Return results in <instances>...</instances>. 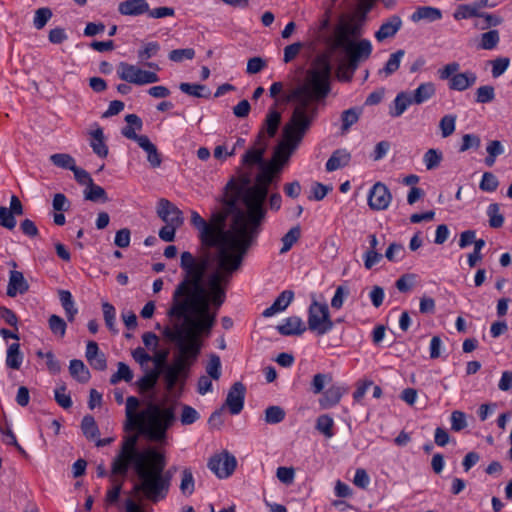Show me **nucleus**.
Here are the masks:
<instances>
[{
    "label": "nucleus",
    "instance_id": "f257e3e1",
    "mask_svg": "<svg viewBox=\"0 0 512 512\" xmlns=\"http://www.w3.org/2000/svg\"><path fill=\"white\" fill-rule=\"evenodd\" d=\"M209 267L208 252L198 255L189 251L181 253V279L166 312L171 325L162 331L163 336L177 347L172 363L161 370L167 391L178 383L184 384L200 354V337L208 336L215 325L218 310L209 302L204 285Z\"/></svg>",
    "mask_w": 512,
    "mask_h": 512
},
{
    "label": "nucleus",
    "instance_id": "f03ea898",
    "mask_svg": "<svg viewBox=\"0 0 512 512\" xmlns=\"http://www.w3.org/2000/svg\"><path fill=\"white\" fill-rule=\"evenodd\" d=\"M233 192L226 187L223 203L227 206L225 211L212 213L210 222L203 219L197 211H191V225L198 230L201 244L216 248L215 260L218 271L208 278L207 298L212 307L219 310L226 299V290L223 282L242 266L249 249L256 242L262 223L253 218L249 210L230 208L226 199Z\"/></svg>",
    "mask_w": 512,
    "mask_h": 512
},
{
    "label": "nucleus",
    "instance_id": "7ed1b4c3",
    "mask_svg": "<svg viewBox=\"0 0 512 512\" xmlns=\"http://www.w3.org/2000/svg\"><path fill=\"white\" fill-rule=\"evenodd\" d=\"M138 434L123 437L119 450L111 461L110 481L113 486L107 490L105 502L116 504L132 467L137 475V482L132 492L139 501L157 504L165 500L169 494L172 475L165 471L167 459L165 453L149 447L139 450Z\"/></svg>",
    "mask_w": 512,
    "mask_h": 512
},
{
    "label": "nucleus",
    "instance_id": "20e7f679",
    "mask_svg": "<svg viewBox=\"0 0 512 512\" xmlns=\"http://www.w3.org/2000/svg\"><path fill=\"white\" fill-rule=\"evenodd\" d=\"M331 71L330 54L317 55L306 72L304 82L276 99L271 107L277 109L279 104L292 101L295 102L294 107L308 108L317 105L318 101L325 99L330 93Z\"/></svg>",
    "mask_w": 512,
    "mask_h": 512
},
{
    "label": "nucleus",
    "instance_id": "39448f33",
    "mask_svg": "<svg viewBox=\"0 0 512 512\" xmlns=\"http://www.w3.org/2000/svg\"><path fill=\"white\" fill-rule=\"evenodd\" d=\"M139 405L140 401L135 396H129L126 399L124 429L126 431L138 430L152 441H163L166 438L167 430L176 420L174 406L162 407L150 401L143 410L137 413Z\"/></svg>",
    "mask_w": 512,
    "mask_h": 512
},
{
    "label": "nucleus",
    "instance_id": "423d86ee",
    "mask_svg": "<svg viewBox=\"0 0 512 512\" xmlns=\"http://www.w3.org/2000/svg\"><path fill=\"white\" fill-rule=\"evenodd\" d=\"M280 172V166L275 162H270L261 167L260 172L256 175L255 184L248 186L249 179L238 183L234 179L227 183V188L233 193L226 199V203L230 208H234L239 201H242L244 207L249 209L253 214V218L263 223L266 217V208L264 206L268 188L274 180L275 174Z\"/></svg>",
    "mask_w": 512,
    "mask_h": 512
},
{
    "label": "nucleus",
    "instance_id": "0eeeda50",
    "mask_svg": "<svg viewBox=\"0 0 512 512\" xmlns=\"http://www.w3.org/2000/svg\"><path fill=\"white\" fill-rule=\"evenodd\" d=\"M318 114V106L294 107L290 118L282 128L283 140L292 148H298Z\"/></svg>",
    "mask_w": 512,
    "mask_h": 512
},
{
    "label": "nucleus",
    "instance_id": "6e6552de",
    "mask_svg": "<svg viewBox=\"0 0 512 512\" xmlns=\"http://www.w3.org/2000/svg\"><path fill=\"white\" fill-rule=\"evenodd\" d=\"M338 49H342L345 53V68L348 69V76L346 78L349 79L353 78L360 64L370 58L373 46L369 39L363 38L339 45Z\"/></svg>",
    "mask_w": 512,
    "mask_h": 512
},
{
    "label": "nucleus",
    "instance_id": "1a4fd4ad",
    "mask_svg": "<svg viewBox=\"0 0 512 512\" xmlns=\"http://www.w3.org/2000/svg\"><path fill=\"white\" fill-rule=\"evenodd\" d=\"M334 324L328 305L325 302L317 301L313 295L308 308V329L317 336H323L334 328Z\"/></svg>",
    "mask_w": 512,
    "mask_h": 512
},
{
    "label": "nucleus",
    "instance_id": "9d476101",
    "mask_svg": "<svg viewBox=\"0 0 512 512\" xmlns=\"http://www.w3.org/2000/svg\"><path fill=\"white\" fill-rule=\"evenodd\" d=\"M118 77L128 83L143 86L156 83L159 76L155 71L144 70L138 65L120 62L117 67Z\"/></svg>",
    "mask_w": 512,
    "mask_h": 512
},
{
    "label": "nucleus",
    "instance_id": "9b49d317",
    "mask_svg": "<svg viewBox=\"0 0 512 512\" xmlns=\"http://www.w3.org/2000/svg\"><path fill=\"white\" fill-rule=\"evenodd\" d=\"M362 34L361 25L352 21H341L334 28L333 36L327 37L326 44L330 51L338 49L339 45L354 41L353 37H359Z\"/></svg>",
    "mask_w": 512,
    "mask_h": 512
},
{
    "label": "nucleus",
    "instance_id": "f8f14e48",
    "mask_svg": "<svg viewBox=\"0 0 512 512\" xmlns=\"http://www.w3.org/2000/svg\"><path fill=\"white\" fill-rule=\"evenodd\" d=\"M236 465V458L227 451L213 455L207 463L208 468L220 479L232 475Z\"/></svg>",
    "mask_w": 512,
    "mask_h": 512
},
{
    "label": "nucleus",
    "instance_id": "ddd939ff",
    "mask_svg": "<svg viewBox=\"0 0 512 512\" xmlns=\"http://www.w3.org/2000/svg\"><path fill=\"white\" fill-rule=\"evenodd\" d=\"M281 119V113L275 107H270L256 136L258 142L269 143V139L277 134Z\"/></svg>",
    "mask_w": 512,
    "mask_h": 512
},
{
    "label": "nucleus",
    "instance_id": "4468645a",
    "mask_svg": "<svg viewBox=\"0 0 512 512\" xmlns=\"http://www.w3.org/2000/svg\"><path fill=\"white\" fill-rule=\"evenodd\" d=\"M392 200V195L388 187L377 182L370 189L368 194V205L372 210L380 211L388 208Z\"/></svg>",
    "mask_w": 512,
    "mask_h": 512
},
{
    "label": "nucleus",
    "instance_id": "2eb2a0df",
    "mask_svg": "<svg viewBox=\"0 0 512 512\" xmlns=\"http://www.w3.org/2000/svg\"><path fill=\"white\" fill-rule=\"evenodd\" d=\"M157 215L165 223L182 225L184 222L182 211L172 202L161 198L157 204Z\"/></svg>",
    "mask_w": 512,
    "mask_h": 512
},
{
    "label": "nucleus",
    "instance_id": "dca6fc26",
    "mask_svg": "<svg viewBox=\"0 0 512 512\" xmlns=\"http://www.w3.org/2000/svg\"><path fill=\"white\" fill-rule=\"evenodd\" d=\"M245 392L246 388L241 382H235L229 389L225 403L231 414L237 415L242 411Z\"/></svg>",
    "mask_w": 512,
    "mask_h": 512
},
{
    "label": "nucleus",
    "instance_id": "f3484780",
    "mask_svg": "<svg viewBox=\"0 0 512 512\" xmlns=\"http://www.w3.org/2000/svg\"><path fill=\"white\" fill-rule=\"evenodd\" d=\"M268 147V142H258L257 139L254 141L253 147L248 149L242 157V164L246 166L259 165L262 167L267 164L264 161V154Z\"/></svg>",
    "mask_w": 512,
    "mask_h": 512
},
{
    "label": "nucleus",
    "instance_id": "a211bd4d",
    "mask_svg": "<svg viewBox=\"0 0 512 512\" xmlns=\"http://www.w3.org/2000/svg\"><path fill=\"white\" fill-rule=\"evenodd\" d=\"M125 121L127 122V125L121 130L124 137L137 142L138 145L142 142V139H146L148 137L146 135H137L135 132V130H141L143 126L142 119L139 116L136 114H128L125 117Z\"/></svg>",
    "mask_w": 512,
    "mask_h": 512
},
{
    "label": "nucleus",
    "instance_id": "6ab92c4d",
    "mask_svg": "<svg viewBox=\"0 0 512 512\" xmlns=\"http://www.w3.org/2000/svg\"><path fill=\"white\" fill-rule=\"evenodd\" d=\"M402 27V19L398 15L390 16L382 23L378 31L375 33L377 41L382 42L387 38L394 37Z\"/></svg>",
    "mask_w": 512,
    "mask_h": 512
},
{
    "label": "nucleus",
    "instance_id": "aec40b11",
    "mask_svg": "<svg viewBox=\"0 0 512 512\" xmlns=\"http://www.w3.org/2000/svg\"><path fill=\"white\" fill-rule=\"evenodd\" d=\"M347 389L340 385H331L327 390L323 391L322 397L319 399V405L322 409H330L336 406Z\"/></svg>",
    "mask_w": 512,
    "mask_h": 512
},
{
    "label": "nucleus",
    "instance_id": "412c9836",
    "mask_svg": "<svg viewBox=\"0 0 512 512\" xmlns=\"http://www.w3.org/2000/svg\"><path fill=\"white\" fill-rule=\"evenodd\" d=\"M29 285L22 272L11 270L9 273V282L7 286V295L15 297L17 294H24L28 291Z\"/></svg>",
    "mask_w": 512,
    "mask_h": 512
},
{
    "label": "nucleus",
    "instance_id": "4be33fe9",
    "mask_svg": "<svg viewBox=\"0 0 512 512\" xmlns=\"http://www.w3.org/2000/svg\"><path fill=\"white\" fill-rule=\"evenodd\" d=\"M118 11L125 16H139L149 11L146 0H125L118 5Z\"/></svg>",
    "mask_w": 512,
    "mask_h": 512
},
{
    "label": "nucleus",
    "instance_id": "5701e85b",
    "mask_svg": "<svg viewBox=\"0 0 512 512\" xmlns=\"http://www.w3.org/2000/svg\"><path fill=\"white\" fill-rule=\"evenodd\" d=\"M306 329L304 322L298 316L288 317L277 326L278 332L284 336L301 335Z\"/></svg>",
    "mask_w": 512,
    "mask_h": 512
},
{
    "label": "nucleus",
    "instance_id": "b1692460",
    "mask_svg": "<svg viewBox=\"0 0 512 512\" xmlns=\"http://www.w3.org/2000/svg\"><path fill=\"white\" fill-rule=\"evenodd\" d=\"M293 298H294L293 291L284 290L283 292H281L278 295V297L275 299L273 304L263 311V313H262L263 317H265V318L272 317L276 313L284 311L289 306V304L292 302Z\"/></svg>",
    "mask_w": 512,
    "mask_h": 512
},
{
    "label": "nucleus",
    "instance_id": "393cba45",
    "mask_svg": "<svg viewBox=\"0 0 512 512\" xmlns=\"http://www.w3.org/2000/svg\"><path fill=\"white\" fill-rule=\"evenodd\" d=\"M351 154L346 149L335 150L327 160L325 168L327 172H333L349 164Z\"/></svg>",
    "mask_w": 512,
    "mask_h": 512
},
{
    "label": "nucleus",
    "instance_id": "a878e982",
    "mask_svg": "<svg viewBox=\"0 0 512 512\" xmlns=\"http://www.w3.org/2000/svg\"><path fill=\"white\" fill-rule=\"evenodd\" d=\"M413 104L410 93L400 92L396 95L389 108V115L393 118L400 117L406 109Z\"/></svg>",
    "mask_w": 512,
    "mask_h": 512
},
{
    "label": "nucleus",
    "instance_id": "bb28decb",
    "mask_svg": "<svg viewBox=\"0 0 512 512\" xmlns=\"http://www.w3.org/2000/svg\"><path fill=\"white\" fill-rule=\"evenodd\" d=\"M442 18V12L440 9L431 7V6H421L418 7L414 13L411 15V20L413 22H419L421 20H426L428 22H434L440 20Z\"/></svg>",
    "mask_w": 512,
    "mask_h": 512
},
{
    "label": "nucleus",
    "instance_id": "cd10ccee",
    "mask_svg": "<svg viewBox=\"0 0 512 512\" xmlns=\"http://www.w3.org/2000/svg\"><path fill=\"white\" fill-rule=\"evenodd\" d=\"M361 114L362 109L358 107H352L341 113V135H345L350 128L358 122Z\"/></svg>",
    "mask_w": 512,
    "mask_h": 512
},
{
    "label": "nucleus",
    "instance_id": "c85d7f7f",
    "mask_svg": "<svg viewBox=\"0 0 512 512\" xmlns=\"http://www.w3.org/2000/svg\"><path fill=\"white\" fill-rule=\"evenodd\" d=\"M90 135L92 138L90 146L93 152L101 158L107 157L108 147L104 142L103 129L101 127H97V129L92 131Z\"/></svg>",
    "mask_w": 512,
    "mask_h": 512
},
{
    "label": "nucleus",
    "instance_id": "c756f323",
    "mask_svg": "<svg viewBox=\"0 0 512 512\" xmlns=\"http://www.w3.org/2000/svg\"><path fill=\"white\" fill-rule=\"evenodd\" d=\"M435 94V86L431 82L420 84L411 95L413 104L420 105L429 100Z\"/></svg>",
    "mask_w": 512,
    "mask_h": 512
},
{
    "label": "nucleus",
    "instance_id": "7c9ffc66",
    "mask_svg": "<svg viewBox=\"0 0 512 512\" xmlns=\"http://www.w3.org/2000/svg\"><path fill=\"white\" fill-rule=\"evenodd\" d=\"M139 146L147 153V161L149 162L152 168L160 167L162 163L161 154L158 152L157 147L150 141L147 137L146 139H142V142Z\"/></svg>",
    "mask_w": 512,
    "mask_h": 512
},
{
    "label": "nucleus",
    "instance_id": "2f4dec72",
    "mask_svg": "<svg viewBox=\"0 0 512 512\" xmlns=\"http://www.w3.org/2000/svg\"><path fill=\"white\" fill-rule=\"evenodd\" d=\"M69 372L70 375L80 383H86L90 379V372L82 360H71Z\"/></svg>",
    "mask_w": 512,
    "mask_h": 512
},
{
    "label": "nucleus",
    "instance_id": "473e14b6",
    "mask_svg": "<svg viewBox=\"0 0 512 512\" xmlns=\"http://www.w3.org/2000/svg\"><path fill=\"white\" fill-rule=\"evenodd\" d=\"M23 362V354L19 343H12L7 349L6 365L8 368L18 370Z\"/></svg>",
    "mask_w": 512,
    "mask_h": 512
},
{
    "label": "nucleus",
    "instance_id": "72a5a7b5",
    "mask_svg": "<svg viewBox=\"0 0 512 512\" xmlns=\"http://www.w3.org/2000/svg\"><path fill=\"white\" fill-rule=\"evenodd\" d=\"M84 198L92 202H107L109 199L104 188L91 181L84 190Z\"/></svg>",
    "mask_w": 512,
    "mask_h": 512
},
{
    "label": "nucleus",
    "instance_id": "f704fd0d",
    "mask_svg": "<svg viewBox=\"0 0 512 512\" xmlns=\"http://www.w3.org/2000/svg\"><path fill=\"white\" fill-rule=\"evenodd\" d=\"M59 299L62 307L65 310L68 321L72 322L78 312L77 308L75 307L72 294L68 290H60Z\"/></svg>",
    "mask_w": 512,
    "mask_h": 512
},
{
    "label": "nucleus",
    "instance_id": "c9c22d12",
    "mask_svg": "<svg viewBox=\"0 0 512 512\" xmlns=\"http://www.w3.org/2000/svg\"><path fill=\"white\" fill-rule=\"evenodd\" d=\"M404 55H405V51L402 49L397 50L396 52L392 53L390 55L389 59L387 60L385 66L383 67V69L379 70V74L383 73L386 77H388V76L392 75L393 73H395L399 69Z\"/></svg>",
    "mask_w": 512,
    "mask_h": 512
},
{
    "label": "nucleus",
    "instance_id": "e433bc0d",
    "mask_svg": "<svg viewBox=\"0 0 512 512\" xmlns=\"http://www.w3.org/2000/svg\"><path fill=\"white\" fill-rule=\"evenodd\" d=\"M454 18L456 20L470 19L480 16V4H463L459 5L454 12Z\"/></svg>",
    "mask_w": 512,
    "mask_h": 512
},
{
    "label": "nucleus",
    "instance_id": "4c0bfd02",
    "mask_svg": "<svg viewBox=\"0 0 512 512\" xmlns=\"http://www.w3.org/2000/svg\"><path fill=\"white\" fill-rule=\"evenodd\" d=\"M296 149L297 148H292V146H290L287 141L282 140L274 151L272 162L277 163L281 167L285 162L288 161L291 154Z\"/></svg>",
    "mask_w": 512,
    "mask_h": 512
},
{
    "label": "nucleus",
    "instance_id": "58836bf2",
    "mask_svg": "<svg viewBox=\"0 0 512 512\" xmlns=\"http://www.w3.org/2000/svg\"><path fill=\"white\" fill-rule=\"evenodd\" d=\"M486 214L488 217V223L491 228H500L504 224V215L500 211V205L498 203H492L487 207Z\"/></svg>",
    "mask_w": 512,
    "mask_h": 512
},
{
    "label": "nucleus",
    "instance_id": "ea45409f",
    "mask_svg": "<svg viewBox=\"0 0 512 512\" xmlns=\"http://www.w3.org/2000/svg\"><path fill=\"white\" fill-rule=\"evenodd\" d=\"M301 236V228L300 226L292 227L282 238V247L280 249V254L287 253L293 245L300 239Z\"/></svg>",
    "mask_w": 512,
    "mask_h": 512
},
{
    "label": "nucleus",
    "instance_id": "a19ab883",
    "mask_svg": "<svg viewBox=\"0 0 512 512\" xmlns=\"http://www.w3.org/2000/svg\"><path fill=\"white\" fill-rule=\"evenodd\" d=\"M179 89L185 94L198 98H208L210 96L209 89L202 84L181 83Z\"/></svg>",
    "mask_w": 512,
    "mask_h": 512
},
{
    "label": "nucleus",
    "instance_id": "79ce46f5",
    "mask_svg": "<svg viewBox=\"0 0 512 512\" xmlns=\"http://www.w3.org/2000/svg\"><path fill=\"white\" fill-rule=\"evenodd\" d=\"M475 80V76L470 78L465 73L455 74L450 78L449 87L453 90L463 91L470 87L475 82Z\"/></svg>",
    "mask_w": 512,
    "mask_h": 512
},
{
    "label": "nucleus",
    "instance_id": "37998d69",
    "mask_svg": "<svg viewBox=\"0 0 512 512\" xmlns=\"http://www.w3.org/2000/svg\"><path fill=\"white\" fill-rule=\"evenodd\" d=\"M160 376L159 370H150L137 381L140 391L146 392L154 389Z\"/></svg>",
    "mask_w": 512,
    "mask_h": 512
},
{
    "label": "nucleus",
    "instance_id": "c03bdc74",
    "mask_svg": "<svg viewBox=\"0 0 512 512\" xmlns=\"http://www.w3.org/2000/svg\"><path fill=\"white\" fill-rule=\"evenodd\" d=\"M487 156L485 158V164L488 167L494 165L496 158L504 153V146L498 140L490 141L486 146Z\"/></svg>",
    "mask_w": 512,
    "mask_h": 512
},
{
    "label": "nucleus",
    "instance_id": "a18cd8bd",
    "mask_svg": "<svg viewBox=\"0 0 512 512\" xmlns=\"http://www.w3.org/2000/svg\"><path fill=\"white\" fill-rule=\"evenodd\" d=\"M315 427L326 438H332L334 436V420L328 414L320 415L316 420Z\"/></svg>",
    "mask_w": 512,
    "mask_h": 512
},
{
    "label": "nucleus",
    "instance_id": "49530a36",
    "mask_svg": "<svg viewBox=\"0 0 512 512\" xmlns=\"http://www.w3.org/2000/svg\"><path fill=\"white\" fill-rule=\"evenodd\" d=\"M195 489V481L190 468H185L181 474L180 491L185 496L193 494Z\"/></svg>",
    "mask_w": 512,
    "mask_h": 512
},
{
    "label": "nucleus",
    "instance_id": "de8ad7c7",
    "mask_svg": "<svg viewBox=\"0 0 512 512\" xmlns=\"http://www.w3.org/2000/svg\"><path fill=\"white\" fill-rule=\"evenodd\" d=\"M50 161L57 167L72 170L76 165L75 159L66 153H55L50 156Z\"/></svg>",
    "mask_w": 512,
    "mask_h": 512
},
{
    "label": "nucleus",
    "instance_id": "09e8293b",
    "mask_svg": "<svg viewBox=\"0 0 512 512\" xmlns=\"http://www.w3.org/2000/svg\"><path fill=\"white\" fill-rule=\"evenodd\" d=\"M81 429L88 439H94L99 435V429L93 416L86 415L83 417Z\"/></svg>",
    "mask_w": 512,
    "mask_h": 512
},
{
    "label": "nucleus",
    "instance_id": "8fccbe9b",
    "mask_svg": "<svg viewBox=\"0 0 512 512\" xmlns=\"http://www.w3.org/2000/svg\"><path fill=\"white\" fill-rule=\"evenodd\" d=\"M486 65H491L492 76L498 78L505 73L510 65V59L508 57H498L494 60H489Z\"/></svg>",
    "mask_w": 512,
    "mask_h": 512
},
{
    "label": "nucleus",
    "instance_id": "3c124183",
    "mask_svg": "<svg viewBox=\"0 0 512 512\" xmlns=\"http://www.w3.org/2000/svg\"><path fill=\"white\" fill-rule=\"evenodd\" d=\"M332 382V376L329 373H317L313 376L311 381V391L314 394H320L323 392V389L326 384Z\"/></svg>",
    "mask_w": 512,
    "mask_h": 512
},
{
    "label": "nucleus",
    "instance_id": "603ef678",
    "mask_svg": "<svg viewBox=\"0 0 512 512\" xmlns=\"http://www.w3.org/2000/svg\"><path fill=\"white\" fill-rule=\"evenodd\" d=\"M285 418V411L280 406H269L265 410V422L268 424H278Z\"/></svg>",
    "mask_w": 512,
    "mask_h": 512
},
{
    "label": "nucleus",
    "instance_id": "864d4df0",
    "mask_svg": "<svg viewBox=\"0 0 512 512\" xmlns=\"http://www.w3.org/2000/svg\"><path fill=\"white\" fill-rule=\"evenodd\" d=\"M132 379L133 373L129 366L123 362H119L117 372L111 376L110 383L116 384L121 380H124L125 382H130Z\"/></svg>",
    "mask_w": 512,
    "mask_h": 512
},
{
    "label": "nucleus",
    "instance_id": "5fc2aeb1",
    "mask_svg": "<svg viewBox=\"0 0 512 512\" xmlns=\"http://www.w3.org/2000/svg\"><path fill=\"white\" fill-rule=\"evenodd\" d=\"M456 116L452 114L445 115L439 122V128L443 138H447L455 131Z\"/></svg>",
    "mask_w": 512,
    "mask_h": 512
},
{
    "label": "nucleus",
    "instance_id": "6e6d98bb",
    "mask_svg": "<svg viewBox=\"0 0 512 512\" xmlns=\"http://www.w3.org/2000/svg\"><path fill=\"white\" fill-rule=\"evenodd\" d=\"M442 158L443 156L440 151L431 148L424 154L423 161L427 170H432L440 165Z\"/></svg>",
    "mask_w": 512,
    "mask_h": 512
},
{
    "label": "nucleus",
    "instance_id": "4d7b16f0",
    "mask_svg": "<svg viewBox=\"0 0 512 512\" xmlns=\"http://www.w3.org/2000/svg\"><path fill=\"white\" fill-rule=\"evenodd\" d=\"M500 41L498 30H489L482 33V49L493 50Z\"/></svg>",
    "mask_w": 512,
    "mask_h": 512
},
{
    "label": "nucleus",
    "instance_id": "13d9d810",
    "mask_svg": "<svg viewBox=\"0 0 512 512\" xmlns=\"http://www.w3.org/2000/svg\"><path fill=\"white\" fill-rule=\"evenodd\" d=\"M207 374L214 380H218L221 376V360L216 354H212L206 366Z\"/></svg>",
    "mask_w": 512,
    "mask_h": 512
},
{
    "label": "nucleus",
    "instance_id": "bf43d9fd",
    "mask_svg": "<svg viewBox=\"0 0 512 512\" xmlns=\"http://www.w3.org/2000/svg\"><path fill=\"white\" fill-rule=\"evenodd\" d=\"M102 310L106 326L109 328V330L117 332L115 329L116 311L114 306L108 302H104L102 304Z\"/></svg>",
    "mask_w": 512,
    "mask_h": 512
},
{
    "label": "nucleus",
    "instance_id": "052dcab7",
    "mask_svg": "<svg viewBox=\"0 0 512 512\" xmlns=\"http://www.w3.org/2000/svg\"><path fill=\"white\" fill-rule=\"evenodd\" d=\"M195 56L193 48L174 49L170 51L168 58L173 62H182L183 60H192Z\"/></svg>",
    "mask_w": 512,
    "mask_h": 512
},
{
    "label": "nucleus",
    "instance_id": "680f3d73",
    "mask_svg": "<svg viewBox=\"0 0 512 512\" xmlns=\"http://www.w3.org/2000/svg\"><path fill=\"white\" fill-rule=\"evenodd\" d=\"M49 328L53 334L63 337L66 332V323L58 315H51L48 320Z\"/></svg>",
    "mask_w": 512,
    "mask_h": 512
},
{
    "label": "nucleus",
    "instance_id": "e2e57ef3",
    "mask_svg": "<svg viewBox=\"0 0 512 512\" xmlns=\"http://www.w3.org/2000/svg\"><path fill=\"white\" fill-rule=\"evenodd\" d=\"M16 217L8 210L7 207H0V226L8 230H13L16 227Z\"/></svg>",
    "mask_w": 512,
    "mask_h": 512
},
{
    "label": "nucleus",
    "instance_id": "0e129e2a",
    "mask_svg": "<svg viewBox=\"0 0 512 512\" xmlns=\"http://www.w3.org/2000/svg\"><path fill=\"white\" fill-rule=\"evenodd\" d=\"M349 288L343 285H340L336 288L335 294L331 299V307L333 309L339 310L342 308L345 299L349 295Z\"/></svg>",
    "mask_w": 512,
    "mask_h": 512
},
{
    "label": "nucleus",
    "instance_id": "69168bd1",
    "mask_svg": "<svg viewBox=\"0 0 512 512\" xmlns=\"http://www.w3.org/2000/svg\"><path fill=\"white\" fill-rule=\"evenodd\" d=\"M404 247L399 243H391L385 252V257L390 262H398L404 257Z\"/></svg>",
    "mask_w": 512,
    "mask_h": 512
},
{
    "label": "nucleus",
    "instance_id": "338daca9",
    "mask_svg": "<svg viewBox=\"0 0 512 512\" xmlns=\"http://www.w3.org/2000/svg\"><path fill=\"white\" fill-rule=\"evenodd\" d=\"M55 401L64 409H68L72 406V400L69 394H66V386L63 384L58 386L55 391Z\"/></svg>",
    "mask_w": 512,
    "mask_h": 512
},
{
    "label": "nucleus",
    "instance_id": "774afa93",
    "mask_svg": "<svg viewBox=\"0 0 512 512\" xmlns=\"http://www.w3.org/2000/svg\"><path fill=\"white\" fill-rule=\"evenodd\" d=\"M199 413L189 405L182 406L180 421L183 425H191L199 419Z\"/></svg>",
    "mask_w": 512,
    "mask_h": 512
}]
</instances>
